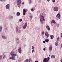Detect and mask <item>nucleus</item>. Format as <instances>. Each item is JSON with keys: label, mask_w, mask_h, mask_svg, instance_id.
Segmentation results:
<instances>
[{"label": "nucleus", "mask_w": 62, "mask_h": 62, "mask_svg": "<svg viewBox=\"0 0 62 62\" xmlns=\"http://www.w3.org/2000/svg\"><path fill=\"white\" fill-rule=\"evenodd\" d=\"M46 15L44 12L43 13L42 15H40V21L41 23L43 24V22L45 21V19L44 18V17H45Z\"/></svg>", "instance_id": "obj_1"}, {"label": "nucleus", "mask_w": 62, "mask_h": 62, "mask_svg": "<svg viewBox=\"0 0 62 62\" xmlns=\"http://www.w3.org/2000/svg\"><path fill=\"white\" fill-rule=\"evenodd\" d=\"M10 54L12 57L10 58L9 59L10 60L12 59V60H15L16 59H15V57L17 56V54H14V52L12 51L11 52Z\"/></svg>", "instance_id": "obj_2"}, {"label": "nucleus", "mask_w": 62, "mask_h": 62, "mask_svg": "<svg viewBox=\"0 0 62 62\" xmlns=\"http://www.w3.org/2000/svg\"><path fill=\"white\" fill-rule=\"evenodd\" d=\"M21 3H22V1L21 0H17V4L18 7H19V8L20 7Z\"/></svg>", "instance_id": "obj_3"}, {"label": "nucleus", "mask_w": 62, "mask_h": 62, "mask_svg": "<svg viewBox=\"0 0 62 62\" xmlns=\"http://www.w3.org/2000/svg\"><path fill=\"white\" fill-rule=\"evenodd\" d=\"M27 25V23H25L24 25L23 26L22 28L23 29L25 30L26 29V27Z\"/></svg>", "instance_id": "obj_4"}, {"label": "nucleus", "mask_w": 62, "mask_h": 62, "mask_svg": "<svg viewBox=\"0 0 62 62\" xmlns=\"http://www.w3.org/2000/svg\"><path fill=\"white\" fill-rule=\"evenodd\" d=\"M53 10L57 12L58 11V8L57 7H54L53 9Z\"/></svg>", "instance_id": "obj_5"}, {"label": "nucleus", "mask_w": 62, "mask_h": 62, "mask_svg": "<svg viewBox=\"0 0 62 62\" xmlns=\"http://www.w3.org/2000/svg\"><path fill=\"white\" fill-rule=\"evenodd\" d=\"M9 7H10V5L9 4H7L6 6V9H9Z\"/></svg>", "instance_id": "obj_6"}, {"label": "nucleus", "mask_w": 62, "mask_h": 62, "mask_svg": "<svg viewBox=\"0 0 62 62\" xmlns=\"http://www.w3.org/2000/svg\"><path fill=\"white\" fill-rule=\"evenodd\" d=\"M61 16L60 13H59L56 15V17L57 18H58L59 19H60Z\"/></svg>", "instance_id": "obj_7"}, {"label": "nucleus", "mask_w": 62, "mask_h": 62, "mask_svg": "<svg viewBox=\"0 0 62 62\" xmlns=\"http://www.w3.org/2000/svg\"><path fill=\"white\" fill-rule=\"evenodd\" d=\"M45 36H46L47 37V38H48L49 36V33H48V32L46 31L45 33Z\"/></svg>", "instance_id": "obj_8"}, {"label": "nucleus", "mask_w": 62, "mask_h": 62, "mask_svg": "<svg viewBox=\"0 0 62 62\" xmlns=\"http://www.w3.org/2000/svg\"><path fill=\"white\" fill-rule=\"evenodd\" d=\"M23 14L24 15H25V12H26V10L24 8L23 10Z\"/></svg>", "instance_id": "obj_9"}, {"label": "nucleus", "mask_w": 62, "mask_h": 62, "mask_svg": "<svg viewBox=\"0 0 62 62\" xmlns=\"http://www.w3.org/2000/svg\"><path fill=\"white\" fill-rule=\"evenodd\" d=\"M46 28L47 29L48 31L50 30V27L48 25H47L46 27Z\"/></svg>", "instance_id": "obj_10"}, {"label": "nucleus", "mask_w": 62, "mask_h": 62, "mask_svg": "<svg viewBox=\"0 0 62 62\" xmlns=\"http://www.w3.org/2000/svg\"><path fill=\"white\" fill-rule=\"evenodd\" d=\"M43 62H48V59L46 58H45L43 60Z\"/></svg>", "instance_id": "obj_11"}, {"label": "nucleus", "mask_w": 62, "mask_h": 62, "mask_svg": "<svg viewBox=\"0 0 62 62\" xmlns=\"http://www.w3.org/2000/svg\"><path fill=\"white\" fill-rule=\"evenodd\" d=\"M13 17L12 16H9V20H11V19H13Z\"/></svg>", "instance_id": "obj_12"}, {"label": "nucleus", "mask_w": 62, "mask_h": 62, "mask_svg": "<svg viewBox=\"0 0 62 62\" xmlns=\"http://www.w3.org/2000/svg\"><path fill=\"white\" fill-rule=\"evenodd\" d=\"M18 29H19V26H17L16 28V33H17V32H18Z\"/></svg>", "instance_id": "obj_13"}, {"label": "nucleus", "mask_w": 62, "mask_h": 62, "mask_svg": "<svg viewBox=\"0 0 62 62\" xmlns=\"http://www.w3.org/2000/svg\"><path fill=\"white\" fill-rule=\"evenodd\" d=\"M30 17L31 19H32L33 18V15L31 13H30Z\"/></svg>", "instance_id": "obj_14"}, {"label": "nucleus", "mask_w": 62, "mask_h": 62, "mask_svg": "<svg viewBox=\"0 0 62 62\" xmlns=\"http://www.w3.org/2000/svg\"><path fill=\"white\" fill-rule=\"evenodd\" d=\"M51 23H56V22L54 21V20H53L51 22Z\"/></svg>", "instance_id": "obj_15"}, {"label": "nucleus", "mask_w": 62, "mask_h": 62, "mask_svg": "<svg viewBox=\"0 0 62 62\" xmlns=\"http://www.w3.org/2000/svg\"><path fill=\"white\" fill-rule=\"evenodd\" d=\"M2 38L3 39H7V37H6V36H5L3 35H2Z\"/></svg>", "instance_id": "obj_16"}, {"label": "nucleus", "mask_w": 62, "mask_h": 62, "mask_svg": "<svg viewBox=\"0 0 62 62\" xmlns=\"http://www.w3.org/2000/svg\"><path fill=\"white\" fill-rule=\"evenodd\" d=\"M18 52L19 53H21V52L22 51V49H21V48L20 47L18 49Z\"/></svg>", "instance_id": "obj_17"}, {"label": "nucleus", "mask_w": 62, "mask_h": 62, "mask_svg": "<svg viewBox=\"0 0 62 62\" xmlns=\"http://www.w3.org/2000/svg\"><path fill=\"white\" fill-rule=\"evenodd\" d=\"M55 45L56 46H57L58 45V42H56L55 43Z\"/></svg>", "instance_id": "obj_18"}, {"label": "nucleus", "mask_w": 62, "mask_h": 62, "mask_svg": "<svg viewBox=\"0 0 62 62\" xmlns=\"http://www.w3.org/2000/svg\"><path fill=\"white\" fill-rule=\"evenodd\" d=\"M31 61L30 59H27L25 61V62H28Z\"/></svg>", "instance_id": "obj_19"}, {"label": "nucleus", "mask_w": 62, "mask_h": 62, "mask_svg": "<svg viewBox=\"0 0 62 62\" xmlns=\"http://www.w3.org/2000/svg\"><path fill=\"white\" fill-rule=\"evenodd\" d=\"M29 4H31L32 3V0H28Z\"/></svg>", "instance_id": "obj_20"}, {"label": "nucleus", "mask_w": 62, "mask_h": 62, "mask_svg": "<svg viewBox=\"0 0 62 62\" xmlns=\"http://www.w3.org/2000/svg\"><path fill=\"white\" fill-rule=\"evenodd\" d=\"M16 15V16H20V13L19 12H17Z\"/></svg>", "instance_id": "obj_21"}, {"label": "nucleus", "mask_w": 62, "mask_h": 62, "mask_svg": "<svg viewBox=\"0 0 62 62\" xmlns=\"http://www.w3.org/2000/svg\"><path fill=\"white\" fill-rule=\"evenodd\" d=\"M51 57L53 59L55 58V55H52Z\"/></svg>", "instance_id": "obj_22"}, {"label": "nucleus", "mask_w": 62, "mask_h": 62, "mask_svg": "<svg viewBox=\"0 0 62 62\" xmlns=\"http://www.w3.org/2000/svg\"><path fill=\"white\" fill-rule=\"evenodd\" d=\"M50 37L51 39H54V36L53 35H50Z\"/></svg>", "instance_id": "obj_23"}, {"label": "nucleus", "mask_w": 62, "mask_h": 62, "mask_svg": "<svg viewBox=\"0 0 62 62\" xmlns=\"http://www.w3.org/2000/svg\"><path fill=\"white\" fill-rule=\"evenodd\" d=\"M2 57H3V59H4L6 58V55H3Z\"/></svg>", "instance_id": "obj_24"}, {"label": "nucleus", "mask_w": 62, "mask_h": 62, "mask_svg": "<svg viewBox=\"0 0 62 62\" xmlns=\"http://www.w3.org/2000/svg\"><path fill=\"white\" fill-rule=\"evenodd\" d=\"M45 41L46 42H49V39H45Z\"/></svg>", "instance_id": "obj_25"}, {"label": "nucleus", "mask_w": 62, "mask_h": 62, "mask_svg": "<svg viewBox=\"0 0 62 62\" xmlns=\"http://www.w3.org/2000/svg\"><path fill=\"white\" fill-rule=\"evenodd\" d=\"M52 48L53 47H52V46H50L49 48V50L50 51H52Z\"/></svg>", "instance_id": "obj_26"}, {"label": "nucleus", "mask_w": 62, "mask_h": 62, "mask_svg": "<svg viewBox=\"0 0 62 62\" xmlns=\"http://www.w3.org/2000/svg\"><path fill=\"white\" fill-rule=\"evenodd\" d=\"M7 28H8L7 27H5L4 28V31H7Z\"/></svg>", "instance_id": "obj_27"}, {"label": "nucleus", "mask_w": 62, "mask_h": 62, "mask_svg": "<svg viewBox=\"0 0 62 62\" xmlns=\"http://www.w3.org/2000/svg\"><path fill=\"white\" fill-rule=\"evenodd\" d=\"M2 26H0V32H1V30H2Z\"/></svg>", "instance_id": "obj_28"}, {"label": "nucleus", "mask_w": 62, "mask_h": 62, "mask_svg": "<svg viewBox=\"0 0 62 62\" xmlns=\"http://www.w3.org/2000/svg\"><path fill=\"white\" fill-rule=\"evenodd\" d=\"M39 28H38V27H36L35 28V29L36 30H39Z\"/></svg>", "instance_id": "obj_29"}, {"label": "nucleus", "mask_w": 62, "mask_h": 62, "mask_svg": "<svg viewBox=\"0 0 62 62\" xmlns=\"http://www.w3.org/2000/svg\"><path fill=\"white\" fill-rule=\"evenodd\" d=\"M32 50H34L35 49V46H32Z\"/></svg>", "instance_id": "obj_30"}, {"label": "nucleus", "mask_w": 62, "mask_h": 62, "mask_svg": "<svg viewBox=\"0 0 62 62\" xmlns=\"http://www.w3.org/2000/svg\"><path fill=\"white\" fill-rule=\"evenodd\" d=\"M59 40V38L58 37L57 39V42H58V41Z\"/></svg>", "instance_id": "obj_31"}, {"label": "nucleus", "mask_w": 62, "mask_h": 62, "mask_svg": "<svg viewBox=\"0 0 62 62\" xmlns=\"http://www.w3.org/2000/svg\"><path fill=\"white\" fill-rule=\"evenodd\" d=\"M5 1H6V0H0V1L1 2H5Z\"/></svg>", "instance_id": "obj_32"}, {"label": "nucleus", "mask_w": 62, "mask_h": 62, "mask_svg": "<svg viewBox=\"0 0 62 62\" xmlns=\"http://www.w3.org/2000/svg\"><path fill=\"white\" fill-rule=\"evenodd\" d=\"M21 31L20 30H18V31H17L18 33H21Z\"/></svg>", "instance_id": "obj_33"}, {"label": "nucleus", "mask_w": 62, "mask_h": 62, "mask_svg": "<svg viewBox=\"0 0 62 62\" xmlns=\"http://www.w3.org/2000/svg\"><path fill=\"white\" fill-rule=\"evenodd\" d=\"M42 35H44V31H43L42 32H41Z\"/></svg>", "instance_id": "obj_34"}, {"label": "nucleus", "mask_w": 62, "mask_h": 62, "mask_svg": "<svg viewBox=\"0 0 62 62\" xmlns=\"http://www.w3.org/2000/svg\"><path fill=\"white\" fill-rule=\"evenodd\" d=\"M2 59V55H0V59Z\"/></svg>", "instance_id": "obj_35"}, {"label": "nucleus", "mask_w": 62, "mask_h": 62, "mask_svg": "<svg viewBox=\"0 0 62 62\" xmlns=\"http://www.w3.org/2000/svg\"><path fill=\"white\" fill-rule=\"evenodd\" d=\"M41 0H39V3H41Z\"/></svg>", "instance_id": "obj_36"}, {"label": "nucleus", "mask_w": 62, "mask_h": 62, "mask_svg": "<svg viewBox=\"0 0 62 62\" xmlns=\"http://www.w3.org/2000/svg\"><path fill=\"white\" fill-rule=\"evenodd\" d=\"M31 11L32 12L34 11V9L33 8H32L31 9Z\"/></svg>", "instance_id": "obj_37"}, {"label": "nucleus", "mask_w": 62, "mask_h": 62, "mask_svg": "<svg viewBox=\"0 0 62 62\" xmlns=\"http://www.w3.org/2000/svg\"><path fill=\"white\" fill-rule=\"evenodd\" d=\"M19 21L20 22H22V19H20L19 20Z\"/></svg>", "instance_id": "obj_38"}, {"label": "nucleus", "mask_w": 62, "mask_h": 62, "mask_svg": "<svg viewBox=\"0 0 62 62\" xmlns=\"http://www.w3.org/2000/svg\"><path fill=\"white\" fill-rule=\"evenodd\" d=\"M59 24H57V27H59Z\"/></svg>", "instance_id": "obj_39"}, {"label": "nucleus", "mask_w": 62, "mask_h": 62, "mask_svg": "<svg viewBox=\"0 0 62 62\" xmlns=\"http://www.w3.org/2000/svg\"><path fill=\"white\" fill-rule=\"evenodd\" d=\"M16 44H19V42H16Z\"/></svg>", "instance_id": "obj_40"}, {"label": "nucleus", "mask_w": 62, "mask_h": 62, "mask_svg": "<svg viewBox=\"0 0 62 62\" xmlns=\"http://www.w3.org/2000/svg\"><path fill=\"white\" fill-rule=\"evenodd\" d=\"M26 46V44H24L23 45V46H24V47H25Z\"/></svg>", "instance_id": "obj_41"}, {"label": "nucleus", "mask_w": 62, "mask_h": 62, "mask_svg": "<svg viewBox=\"0 0 62 62\" xmlns=\"http://www.w3.org/2000/svg\"><path fill=\"white\" fill-rule=\"evenodd\" d=\"M55 0H53L52 1V2H53V3H54L55 2Z\"/></svg>", "instance_id": "obj_42"}, {"label": "nucleus", "mask_w": 62, "mask_h": 62, "mask_svg": "<svg viewBox=\"0 0 62 62\" xmlns=\"http://www.w3.org/2000/svg\"><path fill=\"white\" fill-rule=\"evenodd\" d=\"M34 52V49H33L32 50V53H33Z\"/></svg>", "instance_id": "obj_43"}, {"label": "nucleus", "mask_w": 62, "mask_h": 62, "mask_svg": "<svg viewBox=\"0 0 62 62\" xmlns=\"http://www.w3.org/2000/svg\"><path fill=\"white\" fill-rule=\"evenodd\" d=\"M37 13H39V12H40V11H38L37 12Z\"/></svg>", "instance_id": "obj_44"}, {"label": "nucleus", "mask_w": 62, "mask_h": 62, "mask_svg": "<svg viewBox=\"0 0 62 62\" xmlns=\"http://www.w3.org/2000/svg\"><path fill=\"white\" fill-rule=\"evenodd\" d=\"M47 59V60H49L50 59V58L49 57H48Z\"/></svg>", "instance_id": "obj_45"}, {"label": "nucleus", "mask_w": 62, "mask_h": 62, "mask_svg": "<svg viewBox=\"0 0 62 62\" xmlns=\"http://www.w3.org/2000/svg\"><path fill=\"white\" fill-rule=\"evenodd\" d=\"M43 50L44 51H45V50H46V49L45 48H44L43 49Z\"/></svg>", "instance_id": "obj_46"}, {"label": "nucleus", "mask_w": 62, "mask_h": 62, "mask_svg": "<svg viewBox=\"0 0 62 62\" xmlns=\"http://www.w3.org/2000/svg\"><path fill=\"white\" fill-rule=\"evenodd\" d=\"M50 0H47V1L48 2H50Z\"/></svg>", "instance_id": "obj_47"}, {"label": "nucleus", "mask_w": 62, "mask_h": 62, "mask_svg": "<svg viewBox=\"0 0 62 62\" xmlns=\"http://www.w3.org/2000/svg\"><path fill=\"white\" fill-rule=\"evenodd\" d=\"M23 5H24V2H22Z\"/></svg>", "instance_id": "obj_48"}, {"label": "nucleus", "mask_w": 62, "mask_h": 62, "mask_svg": "<svg viewBox=\"0 0 62 62\" xmlns=\"http://www.w3.org/2000/svg\"><path fill=\"white\" fill-rule=\"evenodd\" d=\"M16 40H18V39H19L18 38H16Z\"/></svg>", "instance_id": "obj_49"}, {"label": "nucleus", "mask_w": 62, "mask_h": 62, "mask_svg": "<svg viewBox=\"0 0 62 62\" xmlns=\"http://www.w3.org/2000/svg\"><path fill=\"white\" fill-rule=\"evenodd\" d=\"M46 42V41H43V42L44 43H45V42Z\"/></svg>", "instance_id": "obj_50"}, {"label": "nucleus", "mask_w": 62, "mask_h": 62, "mask_svg": "<svg viewBox=\"0 0 62 62\" xmlns=\"http://www.w3.org/2000/svg\"><path fill=\"white\" fill-rule=\"evenodd\" d=\"M61 48H62V44H61Z\"/></svg>", "instance_id": "obj_51"}, {"label": "nucleus", "mask_w": 62, "mask_h": 62, "mask_svg": "<svg viewBox=\"0 0 62 62\" xmlns=\"http://www.w3.org/2000/svg\"><path fill=\"white\" fill-rule=\"evenodd\" d=\"M49 56H51V55H49Z\"/></svg>", "instance_id": "obj_52"}]
</instances>
